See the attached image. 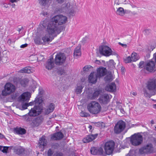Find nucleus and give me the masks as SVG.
<instances>
[{
  "instance_id": "412c9836",
  "label": "nucleus",
  "mask_w": 156,
  "mask_h": 156,
  "mask_svg": "<svg viewBox=\"0 0 156 156\" xmlns=\"http://www.w3.org/2000/svg\"><path fill=\"white\" fill-rule=\"evenodd\" d=\"M98 76L95 72L91 73L89 76L88 80L89 82L94 83L96 82Z\"/></svg>"
},
{
  "instance_id": "4468645a",
  "label": "nucleus",
  "mask_w": 156,
  "mask_h": 156,
  "mask_svg": "<svg viewBox=\"0 0 156 156\" xmlns=\"http://www.w3.org/2000/svg\"><path fill=\"white\" fill-rule=\"evenodd\" d=\"M64 136L63 134L61 132H58L51 135V139L58 140L62 139Z\"/></svg>"
},
{
  "instance_id": "69168bd1",
  "label": "nucleus",
  "mask_w": 156,
  "mask_h": 156,
  "mask_svg": "<svg viewBox=\"0 0 156 156\" xmlns=\"http://www.w3.org/2000/svg\"><path fill=\"white\" fill-rule=\"evenodd\" d=\"M144 93L145 95H146L147 96V95L148 94V93L146 92V90H144Z\"/></svg>"
},
{
  "instance_id": "49530a36",
  "label": "nucleus",
  "mask_w": 156,
  "mask_h": 156,
  "mask_svg": "<svg viewBox=\"0 0 156 156\" xmlns=\"http://www.w3.org/2000/svg\"><path fill=\"white\" fill-rule=\"evenodd\" d=\"M23 116L25 117V120L28 122H30L32 120L31 117H29L27 115H24Z\"/></svg>"
},
{
  "instance_id": "de8ad7c7",
  "label": "nucleus",
  "mask_w": 156,
  "mask_h": 156,
  "mask_svg": "<svg viewBox=\"0 0 156 156\" xmlns=\"http://www.w3.org/2000/svg\"><path fill=\"white\" fill-rule=\"evenodd\" d=\"M80 115L81 116L83 117H87L89 115L88 113H86L84 112H81L80 113Z\"/></svg>"
},
{
  "instance_id": "c756f323",
  "label": "nucleus",
  "mask_w": 156,
  "mask_h": 156,
  "mask_svg": "<svg viewBox=\"0 0 156 156\" xmlns=\"http://www.w3.org/2000/svg\"><path fill=\"white\" fill-rule=\"evenodd\" d=\"M29 82V80L27 78L20 79L19 80L20 83L23 87H25Z\"/></svg>"
},
{
  "instance_id": "c03bdc74",
  "label": "nucleus",
  "mask_w": 156,
  "mask_h": 156,
  "mask_svg": "<svg viewBox=\"0 0 156 156\" xmlns=\"http://www.w3.org/2000/svg\"><path fill=\"white\" fill-rule=\"evenodd\" d=\"M125 62L126 63H128L132 61L131 57L129 56L126 58L124 59Z\"/></svg>"
},
{
  "instance_id": "13d9d810",
  "label": "nucleus",
  "mask_w": 156,
  "mask_h": 156,
  "mask_svg": "<svg viewBox=\"0 0 156 156\" xmlns=\"http://www.w3.org/2000/svg\"><path fill=\"white\" fill-rule=\"evenodd\" d=\"M23 27H21L19 26H18L17 30L19 31V33H20V31H21V30L23 29Z\"/></svg>"
},
{
  "instance_id": "9d476101",
  "label": "nucleus",
  "mask_w": 156,
  "mask_h": 156,
  "mask_svg": "<svg viewBox=\"0 0 156 156\" xmlns=\"http://www.w3.org/2000/svg\"><path fill=\"white\" fill-rule=\"evenodd\" d=\"M112 50L107 46L103 45L100 47L99 51L100 54L106 56L111 55Z\"/></svg>"
},
{
  "instance_id": "0e129e2a",
  "label": "nucleus",
  "mask_w": 156,
  "mask_h": 156,
  "mask_svg": "<svg viewBox=\"0 0 156 156\" xmlns=\"http://www.w3.org/2000/svg\"><path fill=\"white\" fill-rule=\"evenodd\" d=\"M131 94L134 96H136L137 94L136 93L134 92H133L132 93H131Z\"/></svg>"
},
{
  "instance_id": "bb28decb",
  "label": "nucleus",
  "mask_w": 156,
  "mask_h": 156,
  "mask_svg": "<svg viewBox=\"0 0 156 156\" xmlns=\"http://www.w3.org/2000/svg\"><path fill=\"white\" fill-rule=\"evenodd\" d=\"M81 45H79L74 50V56L75 58H77L81 56V53L80 51Z\"/></svg>"
},
{
  "instance_id": "e2e57ef3",
  "label": "nucleus",
  "mask_w": 156,
  "mask_h": 156,
  "mask_svg": "<svg viewBox=\"0 0 156 156\" xmlns=\"http://www.w3.org/2000/svg\"><path fill=\"white\" fill-rule=\"evenodd\" d=\"M117 53L115 52H112V51H111V55H117Z\"/></svg>"
},
{
  "instance_id": "6ab92c4d",
  "label": "nucleus",
  "mask_w": 156,
  "mask_h": 156,
  "mask_svg": "<svg viewBox=\"0 0 156 156\" xmlns=\"http://www.w3.org/2000/svg\"><path fill=\"white\" fill-rule=\"evenodd\" d=\"M54 63L53 57H51L47 60L46 64V68L48 70H51L54 67Z\"/></svg>"
},
{
  "instance_id": "423d86ee",
  "label": "nucleus",
  "mask_w": 156,
  "mask_h": 156,
  "mask_svg": "<svg viewBox=\"0 0 156 156\" xmlns=\"http://www.w3.org/2000/svg\"><path fill=\"white\" fill-rule=\"evenodd\" d=\"M154 152V147L151 144H148L139 150V152L141 154H149Z\"/></svg>"
},
{
  "instance_id": "a18cd8bd",
  "label": "nucleus",
  "mask_w": 156,
  "mask_h": 156,
  "mask_svg": "<svg viewBox=\"0 0 156 156\" xmlns=\"http://www.w3.org/2000/svg\"><path fill=\"white\" fill-rule=\"evenodd\" d=\"M28 106V103L26 102L24 104H23L22 105V107L21 108V110H24L27 108V107Z\"/></svg>"
},
{
  "instance_id": "72a5a7b5",
  "label": "nucleus",
  "mask_w": 156,
  "mask_h": 156,
  "mask_svg": "<svg viewBox=\"0 0 156 156\" xmlns=\"http://www.w3.org/2000/svg\"><path fill=\"white\" fill-rule=\"evenodd\" d=\"M116 13L119 15L123 16L125 14L124 9L122 7L118 8L116 11Z\"/></svg>"
},
{
  "instance_id": "a211bd4d",
  "label": "nucleus",
  "mask_w": 156,
  "mask_h": 156,
  "mask_svg": "<svg viewBox=\"0 0 156 156\" xmlns=\"http://www.w3.org/2000/svg\"><path fill=\"white\" fill-rule=\"evenodd\" d=\"M107 72L106 69L104 67H100L98 68L97 70V75L98 77H100L104 76L106 74Z\"/></svg>"
},
{
  "instance_id": "09e8293b",
  "label": "nucleus",
  "mask_w": 156,
  "mask_h": 156,
  "mask_svg": "<svg viewBox=\"0 0 156 156\" xmlns=\"http://www.w3.org/2000/svg\"><path fill=\"white\" fill-rule=\"evenodd\" d=\"M53 153V151L51 149H49L47 152L48 156H51Z\"/></svg>"
},
{
  "instance_id": "ddd939ff",
  "label": "nucleus",
  "mask_w": 156,
  "mask_h": 156,
  "mask_svg": "<svg viewBox=\"0 0 156 156\" xmlns=\"http://www.w3.org/2000/svg\"><path fill=\"white\" fill-rule=\"evenodd\" d=\"M41 112L39 107L35 106L31 109L28 114L30 116H35L40 114Z\"/></svg>"
},
{
  "instance_id": "f704fd0d",
  "label": "nucleus",
  "mask_w": 156,
  "mask_h": 156,
  "mask_svg": "<svg viewBox=\"0 0 156 156\" xmlns=\"http://www.w3.org/2000/svg\"><path fill=\"white\" fill-rule=\"evenodd\" d=\"M131 57L132 61L133 62L136 61L139 58L137 54L136 53H132L131 55Z\"/></svg>"
},
{
  "instance_id": "4c0bfd02",
  "label": "nucleus",
  "mask_w": 156,
  "mask_h": 156,
  "mask_svg": "<svg viewBox=\"0 0 156 156\" xmlns=\"http://www.w3.org/2000/svg\"><path fill=\"white\" fill-rule=\"evenodd\" d=\"M36 104H38L39 105L41 104L43 102L41 97L37 96L35 99Z\"/></svg>"
},
{
  "instance_id": "6e6d98bb",
  "label": "nucleus",
  "mask_w": 156,
  "mask_h": 156,
  "mask_svg": "<svg viewBox=\"0 0 156 156\" xmlns=\"http://www.w3.org/2000/svg\"><path fill=\"white\" fill-rule=\"evenodd\" d=\"M87 37L83 38L82 39V43H83V44L85 43L87 41Z\"/></svg>"
},
{
  "instance_id": "5701e85b",
  "label": "nucleus",
  "mask_w": 156,
  "mask_h": 156,
  "mask_svg": "<svg viewBox=\"0 0 156 156\" xmlns=\"http://www.w3.org/2000/svg\"><path fill=\"white\" fill-rule=\"evenodd\" d=\"M116 89V86L114 83H112L107 86L105 87L106 90L110 92H115Z\"/></svg>"
},
{
  "instance_id": "3c124183",
  "label": "nucleus",
  "mask_w": 156,
  "mask_h": 156,
  "mask_svg": "<svg viewBox=\"0 0 156 156\" xmlns=\"http://www.w3.org/2000/svg\"><path fill=\"white\" fill-rule=\"evenodd\" d=\"M144 62L143 61H141L139 63V67L140 68H141L144 67Z\"/></svg>"
},
{
  "instance_id": "7c9ffc66",
  "label": "nucleus",
  "mask_w": 156,
  "mask_h": 156,
  "mask_svg": "<svg viewBox=\"0 0 156 156\" xmlns=\"http://www.w3.org/2000/svg\"><path fill=\"white\" fill-rule=\"evenodd\" d=\"M48 24H49V22H48V20H45L41 22L40 26L41 28H44L46 27H47Z\"/></svg>"
},
{
  "instance_id": "7ed1b4c3",
  "label": "nucleus",
  "mask_w": 156,
  "mask_h": 156,
  "mask_svg": "<svg viewBox=\"0 0 156 156\" xmlns=\"http://www.w3.org/2000/svg\"><path fill=\"white\" fill-rule=\"evenodd\" d=\"M16 89V87L14 85L10 83H7L4 87V89L2 91V94L3 96L9 95L14 92Z\"/></svg>"
},
{
  "instance_id": "680f3d73",
  "label": "nucleus",
  "mask_w": 156,
  "mask_h": 156,
  "mask_svg": "<svg viewBox=\"0 0 156 156\" xmlns=\"http://www.w3.org/2000/svg\"><path fill=\"white\" fill-rule=\"evenodd\" d=\"M119 110L120 111V112L122 114H124L125 113V111L123 108H121L119 109Z\"/></svg>"
},
{
  "instance_id": "393cba45",
  "label": "nucleus",
  "mask_w": 156,
  "mask_h": 156,
  "mask_svg": "<svg viewBox=\"0 0 156 156\" xmlns=\"http://www.w3.org/2000/svg\"><path fill=\"white\" fill-rule=\"evenodd\" d=\"M47 140H46L44 136H42L41 137L39 141V147H40L44 148L47 145Z\"/></svg>"
},
{
  "instance_id": "603ef678",
  "label": "nucleus",
  "mask_w": 156,
  "mask_h": 156,
  "mask_svg": "<svg viewBox=\"0 0 156 156\" xmlns=\"http://www.w3.org/2000/svg\"><path fill=\"white\" fill-rule=\"evenodd\" d=\"M90 68V66H86L83 67V71H87Z\"/></svg>"
},
{
  "instance_id": "b1692460",
  "label": "nucleus",
  "mask_w": 156,
  "mask_h": 156,
  "mask_svg": "<svg viewBox=\"0 0 156 156\" xmlns=\"http://www.w3.org/2000/svg\"><path fill=\"white\" fill-rule=\"evenodd\" d=\"M43 121V117L42 116L40 115L35 119L34 122L36 126H38L42 123Z\"/></svg>"
},
{
  "instance_id": "f3484780",
  "label": "nucleus",
  "mask_w": 156,
  "mask_h": 156,
  "mask_svg": "<svg viewBox=\"0 0 156 156\" xmlns=\"http://www.w3.org/2000/svg\"><path fill=\"white\" fill-rule=\"evenodd\" d=\"M102 92L101 90L98 89L95 90L94 93L93 94H90L88 95V98L91 100H94L98 98L99 94H100Z\"/></svg>"
},
{
  "instance_id": "a19ab883",
  "label": "nucleus",
  "mask_w": 156,
  "mask_h": 156,
  "mask_svg": "<svg viewBox=\"0 0 156 156\" xmlns=\"http://www.w3.org/2000/svg\"><path fill=\"white\" fill-rule=\"evenodd\" d=\"M38 90L39 93L38 96L42 97L44 92V90L42 87H40L39 88Z\"/></svg>"
},
{
  "instance_id": "6e6552de",
  "label": "nucleus",
  "mask_w": 156,
  "mask_h": 156,
  "mask_svg": "<svg viewBox=\"0 0 156 156\" xmlns=\"http://www.w3.org/2000/svg\"><path fill=\"white\" fill-rule=\"evenodd\" d=\"M115 143L112 141L106 142L104 145V150L106 154L108 155L112 154L114 148Z\"/></svg>"
},
{
  "instance_id": "37998d69",
  "label": "nucleus",
  "mask_w": 156,
  "mask_h": 156,
  "mask_svg": "<svg viewBox=\"0 0 156 156\" xmlns=\"http://www.w3.org/2000/svg\"><path fill=\"white\" fill-rule=\"evenodd\" d=\"M0 150L3 153H6L8 150V147L5 146H1L0 147Z\"/></svg>"
},
{
  "instance_id": "338daca9",
  "label": "nucleus",
  "mask_w": 156,
  "mask_h": 156,
  "mask_svg": "<svg viewBox=\"0 0 156 156\" xmlns=\"http://www.w3.org/2000/svg\"><path fill=\"white\" fill-rule=\"evenodd\" d=\"M4 137V136L0 133V138L2 139Z\"/></svg>"
},
{
  "instance_id": "20e7f679",
  "label": "nucleus",
  "mask_w": 156,
  "mask_h": 156,
  "mask_svg": "<svg viewBox=\"0 0 156 156\" xmlns=\"http://www.w3.org/2000/svg\"><path fill=\"white\" fill-rule=\"evenodd\" d=\"M143 140L142 136L140 134L135 133L131 136L130 142L133 145L137 146L142 143Z\"/></svg>"
},
{
  "instance_id": "58836bf2",
  "label": "nucleus",
  "mask_w": 156,
  "mask_h": 156,
  "mask_svg": "<svg viewBox=\"0 0 156 156\" xmlns=\"http://www.w3.org/2000/svg\"><path fill=\"white\" fill-rule=\"evenodd\" d=\"M108 66L111 68H113L115 67V63L113 60H110L108 62Z\"/></svg>"
},
{
  "instance_id": "4be33fe9",
  "label": "nucleus",
  "mask_w": 156,
  "mask_h": 156,
  "mask_svg": "<svg viewBox=\"0 0 156 156\" xmlns=\"http://www.w3.org/2000/svg\"><path fill=\"white\" fill-rule=\"evenodd\" d=\"M55 108V105L54 104L51 103L44 110V112L46 114H48L52 112Z\"/></svg>"
},
{
  "instance_id": "cd10ccee",
  "label": "nucleus",
  "mask_w": 156,
  "mask_h": 156,
  "mask_svg": "<svg viewBox=\"0 0 156 156\" xmlns=\"http://www.w3.org/2000/svg\"><path fill=\"white\" fill-rule=\"evenodd\" d=\"M14 132L17 134L23 135L25 133L26 130L20 127H17L14 129Z\"/></svg>"
},
{
  "instance_id": "2eb2a0df",
  "label": "nucleus",
  "mask_w": 156,
  "mask_h": 156,
  "mask_svg": "<svg viewBox=\"0 0 156 156\" xmlns=\"http://www.w3.org/2000/svg\"><path fill=\"white\" fill-rule=\"evenodd\" d=\"M109 96L108 94H105L102 95L99 98L100 103L103 104H107L109 101Z\"/></svg>"
},
{
  "instance_id": "f8f14e48",
  "label": "nucleus",
  "mask_w": 156,
  "mask_h": 156,
  "mask_svg": "<svg viewBox=\"0 0 156 156\" xmlns=\"http://www.w3.org/2000/svg\"><path fill=\"white\" fill-rule=\"evenodd\" d=\"M155 63L154 61H150L147 62L144 67V69L147 71L152 72L154 70Z\"/></svg>"
},
{
  "instance_id": "0eeeda50",
  "label": "nucleus",
  "mask_w": 156,
  "mask_h": 156,
  "mask_svg": "<svg viewBox=\"0 0 156 156\" xmlns=\"http://www.w3.org/2000/svg\"><path fill=\"white\" fill-rule=\"evenodd\" d=\"M125 127V122L122 120H119L114 126V133L117 134H119L124 130Z\"/></svg>"
},
{
  "instance_id": "e433bc0d",
  "label": "nucleus",
  "mask_w": 156,
  "mask_h": 156,
  "mask_svg": "<svg viewBox=\"0 0 156 156\" xmlns=\"http://www.w3.org/2000/svg\"><path fill=\"white\" fill-rule=\"evenodd\" d=\"M105 81H111L112 80V76L111 74L107 75L105 78Z\"/></svg>"
},
{
  "instance_id": "dca6fc26",
  "label": "nucleus",
  "mask_w": 156,
  "mask_h": 156,
  "mask_svg": "<svg viewBox=\"0 0 156 156\" xmlns=\"http://www.w3.org/2000/svg\"><path fill=\"white\" fill-rule=\"evenodd\" d=\"M91 154L93 155H102L103 153V150L101 148L92 147L90 149Z\"/></svg>"
},
{
  "instance_id": "9b49d317",
  "label": "nucleus",
  "mask_w": 156,
  "mask_h": 156,
  "mask_svg": "<svg viewBox=\"0 0 156 156\" xmlns=\"http://www.w3.org/2000/svg\"><path fill=\"white\" fill-rule=\"evenodd\" d=\"M30 97L31 95L30 93L24 92L19 97L18 100L20 102H28Z\"/></svg>"
},
{
  "instance_id": "774afa93",
  "label": "nucleus",
  "mask_w": 156,
  "mask_h": 156,
  "mask_svg": "<svg viewBox=\"0 0 156 156\" xmlns=\"http://www.w3.org/2000/svg\"><path fill=\"white\" fill-rule=\"evenodd\" d=\"M154 60L156 63V53L154 54Z\"/></svg>"
},
{
  "instance_id": "8fccbe9b",
  "label": "nucleus",
  "mask_w": 156,
  "mask_h": 156,
  "mask_svg": "<svg viewBox=\"0 0 156 156\" xmlns=\"http://www.w3.org/2000/svg\"><path fill=\"white\" fill-rule=\"evenodd\" d=\"M53 156H63V154L60 152H57L55 153Z\"/></svg>"
},
{
  "instance_id": "1a4fd4ad",
  "label": "nucleus",
  "mask_w": 156,
  "mask_h": 156,
  "mask_svg": "<svg viewBox=\"0 0 156 156\" xmlns=\"http://www.w3.org/2000/svg\"><path fill=\"white\" fill-rule=\"evenodd\" d=\"M66 59V57L63 53H59L55 55V63L57 65L60 66L64 63Z\"/></svg>"
},
{
  "instance_id": "864d4df0",
  "label": "nucleus",
  "mask_w": 156,
  "mask_h": 156,
  "mask_svg": "<svg viewBox=\"0 0 156 156\" xmlns=\"http://www.w3.org/2000/svg\"><path fill=\"white\" fill-rule=\"evenodd\" d=\"M154 48V46L151 45L148 46V49L149 50L152 51L153 50Z\"/></svg>"
},
{
  "instance_id": "a878e982",
  "label": "nucleus",
  "mask_w": 156,
  "mask_h": 156,
  "mask_svg": "<svg viewBox=\"0 0 156 156\" xmlns=\"http://www.w3.org/2000/svg\"><path fill=\"white\" fill-rule=\"evenodd\" d=\"M147 87L149 90H156V80H153L148 83V84L147 85Z\"/></svg>"
},
{
  "instance_id": "473e14b6",
  "label": "nucleus",
  "mask_w": 156,
  "mask_h": 156,
  "mask_svg": "<svg viewBox=\"0 0 156 156\" xmlns=\"http://www.w3.org/2000/svg\"><path fill=\"white\" fill-rule=\"evenodd\" d=\"M19 72L21 73H27L29 74L31 73V71L30 67H26L20 69L19 71Z\"/></svg>"
},
{
  "instance_id": "052dcab7",
  "label": "nucleus",
  "mask_w": 156,
  "mask_h": 156,
  "mask_svg": "<svg viewBox=\"0 0 156 156\" xmlns=\"http://www.w3.org/2000/svg\"><path fill=\"white\" fill-rule=\"evenodd\" d=\"M58 3H62L65 0H56Z\"/></svg>"
},
{
  "instance_id": "aec40b11",
  "label": "nucleus",
  "mask_w": 156,
  "mask_h": 156,
  "mask_svg": "<svg viewBox=\"0 0 156 156\" xmlns=\"http://www.w3.org/2000/svg\"><path fill=\"white\" fill-rule=\"evenodd\" d=\"M98 135V134L94 135L91 134L87 136L83 140V142L84 143H87L92 141L97 138Z\"/></svg>"
},
{
  "instance_id": "4d7b16f0",
  "label": "nucleus",
  "mask_w": 156,
  "mask_h": 156,
  "mask_svg": "<svg viewBox=\"0 0 156 156\" xmlns=\"http://www.w3.org/2000/svg\"><path fill=\"white\" fill-rule=\"evenodd\" d=\"M119 44L120 45H121L123 47H124V48H126L127 47V44H123L122 43H121L120 42H119Z\"/></svg>"
},
{
  "instance_id": "5fc2aeb1",
  "label": "nucleus",
  "mask_w": 156,
  "mask_h": 156,
  "mask_svg": "<svg viewBox=\"0 0 156 156\" xmlns=\"http://www.w3.org/2000/svg\"><path fill=\"white\" fill-rule=\"evenodd\" d=\"M35 104H36L35 100L28 103V106H32V105H33Z\"/></svg>"
},
{
  "instance_id": "39448f33",
  "label": "nucleus",
  "mask_w": 156,
  "mask_h": 156,
  "mask_svg": "<svg viewBox=\"0 0 156 156\" xmlns=\"http://www.w3.org/2000/svg\"><path fill=\"white\" fill-rule=\"evenodd\" d=\"M51 20L55 23H58V25H61L66 23L67 18L65 16L62 15H57L53 17Z\"/></svg>"
},
{
  "instance_id": "f03ea898",
  "label": "nucleus",
  "mask_w": 156,
  "mask_h": 156,
  "mask_svg": "<svg viewBox=\"0 0 156 156\" xmlns=\"http://www.w3.org/2000/svg\"><path fill=\"white\" fill-rule=\"evenodd\" d=\"M87 109L90 113L97 114L101 110V107L99 103L96 101H92L87 106Z\"/></svg>"
},
{
  "instance_id": "2f4dec72",
  "label": "nucleus",
  "mask_w": 156,
  "mask_h": 156,
  "mask_svg": "<svg viewBox=\"0 0 156 156\" xmlns=\"http://www.w3.org/2000/svg\"><path fill=\"white\" fill-rule=\"evenodd\" d=\"M52 0H40V3L43 6L49 5L51 2Z\"/></svg>"
},
{
  "instance_id": "c9c22d12",
  "label": "nucleus",
  "mask_w": 156,
  "mask_h": 156,
  "mask_svg": "<svg viewBox=\"0 0 156 156\" xmlns=\"http://www.w3.org/2000/svg\"><path fill=\"white\" fill-rule=\"evenodd\" d=\"M84 86L82 85L78 86L76 88V92L77 94H80L82 91Z\"/></svg>"
},
{
  "instance_id": "ea45409f",
  "label": "nucleus",
  "mask_w": 156,
  "mask_h": 156,
  "mask_svg": "<svg viewBox=\"0 0 156 156\" xmlns=\"http://www.w3.org/2000/svg\"><path fill=\"white\" fill-rule=\"evenodd\" d=\"M126 156H136V152L134 150H130Z\"/></svg>"
},
{
  "instance_id": "c85d7f7f",
  "label": "nucleus",
  "mask_w": 156,
  "mask_h": 156,
  "mask_svg": "<svg viewBox=\"0 0 156 156\" xmlns=\"http://www.w3.org/2000/svg\"><path fill=\"white\" fill-rule=\"evenodd\" d=\"M24 151V149L22 147H19L15 148L14 152L16 154L20 155L23 154Z\"/></svg>"
},
{
  "instance_id": "79ce46f5",
  "label": "nucleus",
  "mask_w": 156,
  "mask_h": 156,
  "mask_svg": "<svg viewBox=\"0 0 156 156\" xmlns=\"http://www.w3.org/2000/svg\"><path fill=\"white\" fill-rule=\"evenodd\" d=\"M34 41L36 44H40L41 42V40L40 37H36L34 39Z\"/></svg>"
},
{
  "instance_id": "bf43d9fd",
  "label": "nucleus",
  "mask_w": 156,
  "mask_h": 156,
  "mask_svg": "<svg viewBox=\"0 0 156 156\" xmlns=\"http://www.w3.org/2000/svg\"><path fill=\"white\" fill-rule=\"evenodd\" d=\"M27 44H24L21 45L20 46V47L21 48H25V47H27Z\"/></svg>"
},
{
  "instance_id": "f257e3e1",
  "label": "nucleus",
  "mask_w": 156,
  "mask_h": 156,
  "mask_svg": "<svg viewBox=\"0 0 156 156\" xmlns=\"http://www.w3.org/2000/svg\"><path fill=\"white\" fill-rule=\"evenodd\" d=\"M61 32L57 24L55 23L51 20L48 25L45 32L43 35L42 40L44 42L51 41L53 39L54 36L59 34Z\"/></svg>"
}]
</instances>
